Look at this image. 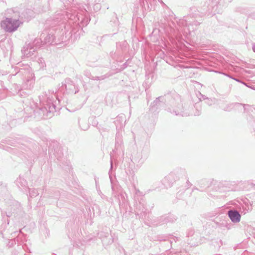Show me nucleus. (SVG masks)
Wrapping results in <instances>:
<instances>
[{"instance_id": "1", "label": "nucleus", "mask_w": 255, "mask_h": 255, "mask_svg": "<svg viewBox=\"0 0 255 255\" xmlns=\"http://www.w3.org/2000/svg\"><path fill=\"white\" fill-rule=\"evenodd\" d=\"M1 25L5 30L12 31L18 27L19 22L18 21H12L10 19H6L1 22Z\"/></svg>"}, {"instance_id": "2", "label": "nucleus", "mask_w": 255, "mask_h": 255, "mask_svg": "<svg viewBox=\"0 0 255 255\" xmlns=\"http://www.w3.org/2000/svg\"><path fill=\"white\" fill-rule=\"evenodd\" d=\"M229 216L232 221L234 222H238L240 220V215L235 211H229Z\"/></svg>"}, {"instance_id": "3", "label": "nucleus", "mask_w": 255, "mask_h": 255, "mask_svg": "<svg viewBox=\"0 0 255 255\" xmlns=\"http://www.w3.org/2000/svg\"><path fill=\"white\" fill-rule=\"evenodd\" d=\"M254 50L255 52V48H254Z\"/></svg>"}]
</instances>
